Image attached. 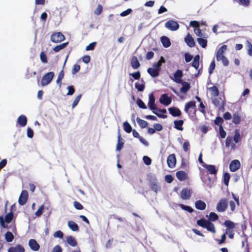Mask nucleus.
Masks as SVG:
<instances>
[{"label": "nucleus", "instance_id": "obj_43", "mask_svg": "<svg viewBox=\"0 0 252 252\" xmlns=\"http://www.w3.org/2000/svg\"><path fill=\"white\" fill-rule=\"evenodd\" d=\"M178 206L183 210L188 211V212L191 213L194 211V210L189 206L185 205L183 204H179Z\"/></svg>", "mask_w": 252, "mask_h": 252}, {"label": "nucleus", "instance_id": "obj_26", "mask_svg": "<svg viewBox=\"0 0 252 252\" xmlns=\"http://www.w3.org/2000/svg\"><path fill=\"white\" fill-rule=\"evenodd\" d=\"M182 87L180 89V92L183 94H186L190 88V84L187 82H183L181 83Z\"/></svg>", "mask_w": 252, "mask_h": 252}, {"label": "nucleus", "instance_id": "obj_8", "mask_svg": "<svg viewBox=\"0 0 252 252\" xmlns=\"http://www.w3.org/2000/svg\"><path fill=\"white\" fill-rule=\"evenodd\" d=\"M165 27L170 31H175L179 28V25L176 21L170 20L165 23Z\"/></svg>", "mask_w": 252, "mask_h": 252}, {"label": "nucleus", "instance_id": "obj_28", "mask_svg": "<svg viewBox=\"0 0 252 252\" xmlns=\"http://www.w3.org/2000/svg\"><path fill=\"white\" fill-rule=\"evenodd\" d=\"M174 127L179 130H183V127L182 126L184 124V121L182 120H175L174 122Z\"/></svg>", "mask_w": 252, "mask_h": 252}, {"label": "nucleus", "instance_id": "obj_29", "mask_svg": "<svg viewBox=\"0 0 252 252\" xmlns=\"http://www.w3.org/2000/svg\"><path fill=\"white\" fill-rule=\"evenodd\" d=\"M150 186L152 190L156 192L159 190V187L158 185L157 180H154L153 181H151L150 182Z\"/></svg>", "mask_w": 252, "mask_h": 252}, {"label": "nucleus", "instance_id": "obj_37", "mask_svg": "<svg viewBox=\"0 0 252 252\" xmlns=\"http://www.w3.org/2000/svg\"><path fill=\"white\" fill-rule=\"evenodd\" d=\"M5 239L7 242H12L14 238V236L13 234L12 233V232L10 231H7L4 235Z\"/></svg>", "mask_w": 252, "mask_h": 252}, {"label": "nucleus", "instance_id": "obj_32", "mask_svg": "<svg viewBox=\"0 0 252 252\" xmlns=\"http://www.w3.org/2000/svg\"><path fill=\"white\" fill-rule=\"evenodd\" d=\"M209 220H207L204 218H202L197 220L196 223L198 226L205 228L207 223H209Z\"/></svg>", "mask_w": 252, "mask_h": 252}, {"label": "nucleus", "instance_id": "obj_46", "mask_svg": "<svg viewBox=\"0 0 252 252\" xmlns=\"http://www.w3.org/2000/svg\"><path fill=\"white\" fill-rule=\"evenodd\" d=\"M224 121L223 118L220 117L218 116L214 120V124L218 126L219 127L220 126H222V124L223 123Z\"/></svg>", "mask_w": 252, "mask_h": 252}, {"label": "nucleus", "instance_id": "obj_39", "mask_svg": "<svg viewBox=\"0 0 252 252\" xmlns=\"http://www.w3.org/2000/svg\"><path fill=\"white\" fill-rule=\"evenodd\" d=\"M205 228H206L207 230L210 232H211L213 233H216V228L215 225L210 221H209V223H207Z\"/></svg>", "mask_w": 252, "mask_h": 252}, {"label": "nucleus", "instance_id": "obj_24", "mask_svg": "<svg viewBox=\"0 0 252 252\" xmlns=\"http://www.w3.org/2000/svg\"><path fill=\"white\" fill-rule=\"evenodd\" d=\"M147 72L153 78L157 77L159 74V71L153 67L149 68Z\"/></svg>", "mask_w": 252, "mask_h": 252}, {"label": "nucleus", "instance_id": "obj_3", "mask_svg": "<svg viewBox=\"0 0 252 252\" xmlns=\"http://www.w3.org/2000/svg\"><path fill=\"white\" fill-rule=\"evenodd\" d=\"M213 104L217 107L219 108L220 111H224V105L225 104V98L224 96L222 97H214L212 99Z\"/></svg>", "mask_w": 252, "mask_h": 252}, {"label": "nucleus", "instance_id": "obj_4", "mask_svg": "<svg viewBox=\"0 0 252 252\" xmlns=\"http://www.w3.org/2000/svg\"><path fill=\"white\" fill-rule=\"evenodd\" d=\"M192 110L193 111V114H195L196 111V103L194 101H190L187 102L185 106L184 111L189 116H192V115H191Z\"/></svg>", "mask_w": 252, "mask_h": 252}, {"label": "nucleus", "instance_id": "obj_30", "mask_svg": "<svg viewBox=\"0 0 252 252\" xmlns=\"http://www.w3.org/2000/svg\"><path fill=\"white\" fill-rule=\"evenodd\" d=\"M68 226L69 228L73 231H77L79 230L78 224L73 221L69 220L68 221Z\"/></svg>", "mask_w": 252, "mask_h": 252}, {"label": "nucleus", "instance_id": "obj_58", "mask_svg": "<svg viewBox=\"0 0 252 252\" xmlns=\"http://www.w3.org/2000/svg\"><path fill=\"white\" fill-rule=\"evenodd\" d=\"M247 45L248 48V54L249 56H252V44L249 41H247Z\"/></svg>", "mask_w": 252, "mask_h": 252}, {"label": "nucleus", "instance_id": "obj_25", "mask_svg": "<svg viewBox=\"0 0 252 252\" xmlns=\"http://www.w3.org/2000/svg\"><path fill=\"white\" fill-rule=\"evenodd\" d=\"M241 122V117L238 112L233 114L232 123L235 125L239 124Z\"/></svg>", "mask_w": 252, "mask_h": 252}, {"label": "nucleus", "instance_id": "obj_20", "mask_svg": "<svg viewBox=\"0 0 252 252\" xmlns=\"http://www.w3.org/2000/svg\"><path fill=\"white\" fill-rule=\"evenodd\" d=\"M66 242L71 247H76L77 245V242L75 238L72 236H68L66 237Z\"/></svg>", "mask_w": 252, "mask_h": 252}, {"label": "nucleus", "instance_id": "obj_50", "mask_svg": "<svg viewBox=\"0 0 252 252\" xmlns=\"http://www.w3.org/2000/svg\"><path fill=\"white\" fill-rule=\"evenodd\" d=\"M136 103L137 105L140 107V108L146 109L147 108V106L145 104V103L143 102V101L140 98H138L136 101Z\"/></svg>", "mask_w": 252, "mask_h": 252}, {"label": "nucleus", "instance_id": "obj_13", "mask_svg": "<svg viewBox=\"0 0 252 252\" xmlns=\"http://www.w3.org/2000/svg\"><path fill=\"white\" fill-rule=\"evenodd\" d=\"M171 101V98L165 94H162L159 98L160 103L166 106L169 105Z\"/></svg>", "mask_w": 252, "mask_h": 252}, {"label": "nucleus", "instance_id": "obj_40", "mask_svg": "<svg viewBox=\"0 0 252 252\" xmlns=\"http://www.w3.org/2000/svg\"><path fill=\"white\" fill-rule=\"evenodd\" d=\"M123 127L124 130L127 133H130L132 130L131 126L127 122L123 123Z\"/></svg>", "mask_w": 252, "mask_h": 252}, {"label": "nucleus", "instance_id": "obj_52", "mask_svg": "<svg viewBox=\"0 0 252 252\" xmlns=\"http://www.w3.org/2000/svg\"><path fill=\"white\" fill-rule=\"evenodd\" d=\"M190 144L189 141L186 140L183 145V149L184 152H187L189 151Z\"/></svg>", "mask_w": 252, "mask_h": 252}, {"label": "nucleus", "instance_id": "obj_19", "mask_svg": "<svg viewBox=\"0 0 252 252\" xmlns=\"http://www.w3.org/2000/svg\"><path fill=\"white\" fill-rule=\"evenodd\" d=\"M195 207L197 209L202 211L206 209V204L204 201L199 200L195 202Z\"/></svg>", "mask_w": 252, "mask_h": 252}, {"label": "nucleus", "instance_id": "obj_63", "mask_svg": "<svg viewBox=\"0 0 252 252\" xmlns=\"http://www.w3.org/2000/svg\"><path fill=\"white\" fill-rule=\"evenodd\" d=\"M143 160L144 163L147 165H149L151 164L152 160L149 157L147 156H144L143 158Z\"/></svg>", "mask_w": 252, "mask_h": 252}, {"label": "nucleus", "instance_id": "obj_17", "mask_svg": "<svg viewBox=\"0 0 252 252\" xmlns=\"http://www.w3.org/2000/svg\"><path fill=\"white\" fill-rule=\"evenodd\" d=\"M185 41L187 44L190 47H193L195 45L194 39L189 34V33L188 34L185 38Z\"/></svg>", "mask_w": 252, "mask_h": 252}, {"label": "nucleus", "instance_id": "obj_55", "mask_svg": "<svg viewBox=\"0 0 252 252\" xmlns=\"http://www.w3.org/2000/svg\"><path fill=\"white\" fill-rule=\"evenodd\" d=\"M81 96L82 95L80 94L76 97L72 104V107L73 108H74L78 104L79 101H80L81 98Z\"/></svg>", "mask_w": 252, "mask_h": 252}, {"label": "nucleus", "instance_id": "obj_57", "mask_svg": "<svg viewBox=\"0 0 252 252\" xmlns=\"http://www.w3.org/2000/svg\"><path fill=\"white\" fill-rule=\"evenodd\" d=\"M129 75H131L135 80L139 79L141 77V74L139 71L130 73Z\"/></svg>", "mask_w": 252, "mask_h": 252}, {"label": "nucleus", "instance_id": "obj_64", "mask_svg": "<svg viewBox=\"0 0 252 252\" xmlns=\"http://www.w3.org/2000/svg\"><path fill=\"white\" fill-rule=\"evenodd\" d=\"M52 252H63V249L60 246L56 245L53 248Z\"/></svg>", "mask_w": 252, "mask_h": 252}, {"label": "nucleus", "instance_id": "obj_53", "mask_svg": "<svg viewBox=\"0 0 252 252\" xmlns=\"http://www.w3.org/2000/svg\"><path fill=\"white\" fill-rule=\"evenodd\" d=\"M40 58L42 63H47L48 62L47 56L44 52H41L40 53Z\"/></svg>", "mask_w": 252, "mask_h": 252}, {"label": "nucleus", "instance_id": "obj_59", "mask_svg": "<svg viewBox=\"0 0 252 252\" xmlns=\"http://www.w3.org/2000/svg\"><path fill=\"white\" fill-rule=\"evenodd\" d=\"M73 206L77 210H82L83 209V206L77 201L73 202Z\"/></svg>", "mask_w": 252, "mask_h": 252}, {"label": "nucleus", "instance_id": "obj_51", "mask_svg": "<svg viewBox=\"0 0 252 252\" xmlns=\"http://www.w3.org/2000/svg\"><path fill=\"white\" fill-rule=\"evenodd\" d=\"M221 61L224 66H226L228 65L229 62L228 60L225 56H223L221 57H220L219 61Z\"/></svg>", "mask_w": 252, "mask_h": 252}, {"label": "nucleus", "instance_id": "obj_41", "mask_svg": "<svg viewBox=\"0 0 252 252\" xmlns=\"http://www.w3.org/2000/svg\"><path fill=\"white\" fill-rule=\"evenodd\" d=\"M198 44L203 48H206L207 45V40L205 39L199 37L197 38Z\"/></svg>", "mask_w": 252, "mask_h": 252}, {"label": "nucleus", "instance_id": "obj_36", "mask_svg": "<svg viewBox=\"0 0 252 252\" xmlns=\"http://www.w3.org/2000/svg\"><path fill=\"white\" fill-rule=\"evenodd\" d=\"M224 225L229 229H233L236 226L235 223L230 220H225Z\"/></svg>", "mask_w": 252, "mask_h": 252}, {"label": "nucleus", "instance_id": "obj_61", "mask_svg": "<svg viewBox=\"0 0 252 252\" xmlns=\"http://www.w3.org/2000/svg\"><path fill=\"white\" fill-rule=\"evenodd\" d=\"M96 43L95 42H92L89 44L86 47V51L93 50L94 49Z\"/></svg>", "mask_w": 252, "mask_h": 252}, {"label": "nucleus", "instance_id": "obj_27", "mask_svg": "<svg viewBox=\"0 0 252 252\" xmlns=\"http://www.w3.org/2000/svg\"><path fill=\"white\" fill-rule=\"evenodd\" d=\"M131 65L134 69L138 68L140 66V63L136 56H133L131 58Z\"/></svg>", "mask_w": 252, "mask_h": 252}, {"label": "nucleus", "instance_id": "obj_6", "mask_svg": "<svg viewBox=\"0 0 252 252\" xmlns=\"http://www.w3.org/2000/svg\"><path fill=\"white\" fill-rule=\"evenodd\" d=\"M54 77V73L53 72H49L44 74L41 79V86H45L49 84L51 82Z\"/></svg>", "mask_w": 252, "mask_h": 252}, {"label": "nucleus", "instance_id": "obj_9", "mask_svg": "<svg viewBox=\"0 0 252 252\" xmlns=\"http://www.w3.org/2000/svg\"><path fill=\"white\" fill-rule=\"evenodd\" d=\"M28 199V192L26 190L22 191L19 197L18 202L20 205H25L27 202Z\"/></svg>", "mask_w": 252, "mask_h": 252}, {"label": "nucleus", "instance_id": "obj_18", "mask_svg": "<svg viewBox=\"0 0 252 252\" xmlns=\"http://www.w3.org/2000/svg\"><path fill=\"white\" fill-rule=\"evenodd\" d=\"M202 166L208 170L210 174H216L217 172V170L215 165L204 164Z\"/></svg>", "mask_w": 252, "mask_h": 252}, {"label": "nucleus", "instance_id": "obj_56", "mask_svg": "<svg viewBox=\"0 0 252 252\" xmlns=\"http://www.w3.org/2000/svg\"><path fill=\"white\" fill-rule=\"evenodd\" d=\"M102 6L101 4H99L94 11V14L97 15H100L102 11Z\"/></svg>", "mask_w": 252, "mask_h": 252}, {"label": "nucleus", "instance_id": "obj_23", "mask_svg": "<svg viewBox=\"0 0 252 252\" xmlns=\"http://www.w3.org/2000/svg\"><path fill=\"white\" fill-rule=\"evenodd\" d=\"M160 41L163 46L165 48H168L171 45L170 39L167 36H162L161 37Z\"/></svg>", "mask_w": 252, "mask_h": 252}, {"label": "nucleus", "instance_id": "obj_16", "mask_svg": "<svg viewBox=\"0 0 252 252\" xmlns=\"http://www.w3.org/2000/svg\"><path fill=\"white\" fill-rule=\"evenodd\" d=\"M169 113L173 117H180L181 115L180 110L177 107H170L168 108Z\"/></svg>", "mask_w": 252, "mask_h": 252}, {"label": "nucleus", "instance_id": "obj_38", "mask_svg": "<svg viewBox=\"0 0 252 252\" xmlns=\"http://www.w3.org/2000/svg\"><path fill=\"white\" fill-rule=\"evenodd\" d=\"M136 121L142 128H145L148 126V123L146 121L141 119L139 117L136 118Z\"/></svg>", "mask_w": 252, "mask_h": 252}, {"label": "nucleus", "instance_id": "obj_44", "mask_svg": "<svg viewBox=\"0 0 252 252\" xmlns=\"http://www.w3.org/2000/svg\"><path fill=\"white\" fill-rule=\"evenodd\" d=\"M240 139V134L239 132V130L238 129H236L234 132V135L233 138L232 139L234 141L235 143H237L239 142Z\"/></svg>", "mask_w": 252, "mask_h": 252}, {"label": "nucleus", "instance_id": "obj_34", "mask_svg": "<svg viewBox=\"0 0 252 252\" xmlns=\"http://www.w3.org/2000/svg\"><path fill=\"white\" fill-rule=\"evenodd\" d=\"M199 59L200 57L199 55H196L194 59L193 62L192 63L191 65L194 67L196 69H198L199 65Z\"/></svg>", "mask_w": 252, "mask_h": 252}, {"label": "nucleus", "instance_id": "obj_47", "mask_svg": "<svg viewBox=\"0 0 252 252\" xmlns=\"http://www.w3.org/2000/svg\"><path fill=\"white\" fill-rule=\"evenodd\" d=\"M230 178V174L228 173H225L223 174V183L225 185L228 186L229 181Z\"/></svg>", "mask_w": 252, "mask_h": 252}, {"label": "nucleus", "instance_id": "obj_48", "mask_svg": "<svg viewBox=\"0 0 252 252\" xmlns=\"http://www.w3.org/2000/svg\"><path fill=\"white\" fill-rule=\"evenodd\" d=\"M63 76H64V73H63V71L62 70L59 72V73L58 74V78L56 81L57 83L58 84H59L60 85V86H61L62 80L63 79Z\"/></svg>", "mask_w": 252, "mask_h": 252}, {"label": "nucleus", "instance_id": "obj_54", "mask_svg": "<svg viewBox=\"0 0 252 252\" xmlns=\"http://www.w3.org/2000/svg\"><path fill=\"white\" fill-rule=\"evenodd\" d=\"M44 206L41 205L39 207V208L37 209V210L35 212V215L36 217H40L43 213V211L44 210Z\"/></svg>", "mask_w": 252, "mask_h": 252}, {"label": "nucleus", "instance_id": "obj_12", "mask_svg": "<svg viewBox=\"0 0 252 252\" xmlns=\"http://www.w3.org/2000/svg\"><path fill=\"white\" fill-rule=\"evenodd\" d=\"M240 162L237 159H235L230 162L229 169L231 172H235L240 168Z\"/></svg>", "mask_w": 252, "mask_h": 252}, {"label": "nucleus", "instance_id": "obj_14", "mask_svg": "<svg viewBox=\"0 0 252 252\" xmlns=\"http://www.w3.org/2000/svg\"><path fill=\"white\" fill-rule=\"evenodd\" d=\"M183 76V73L181 70H177L174 74V78L172 79L177 83H182V78Z\"/></svg>", "mask_w": 252, "mask_h": 252}, {"label": "nucleus", "instance_id": "obj_15", "mask_svg": "<svg viewBox=\"0 0 252 252\" xmlns=\"http://www.w3.org/2000/svg\"><path fill=\"white\" fill-rule=\"evenodd\" d=\"M29 246L33 251H38L40 249V245L34 239H31L29 241Z\"/></svg>", "mask_w": 252, "mask_h": 252}, {"label": "nucleus", "instance_id": "obj_11", "mask_svg": "<svg viewBox=\"0 0 252 252\" xmlns=\"http://www.w3.org/2000/svg\"><path fill=\"white\" fill-rule=\"evenodd\" d=\"M192 190L187 188H184L181 191V197L184 200L189 199L191 196Z\"/></svg>", "mask_w": 252, "mask_h": 252}, {"label": "nucleus", "instance_id": "obj_62", "mask_svg": "<svg viewBox=\"0 0 252 252\" xmlns=\"http://www.w3.org/2000/svg\"><path fill=\"white\" fill-rule=\"evenodd\" d=\"M220 134L221 138H224L226 136V132L223 129V126H220L219 127Z\"/></svg>", "mask_w": 252, "mask_h": 252}, {"label": "nucleus", "instance_id": "obj_21", "mask_svg": "<svg viewBox=\"0 0 252 252\" xmlns=\"http://www.w3.org/2000/svg\"><path fill=\"white\" fill-rule=\"evenodd\" d=\"M17 122L21 127L26 126L27 124V117L24 115H20L18 118Z\"/></svg>", "mask_w": 252, "mask_h": 252}, {"label": "nucleus", "instance_id": "obj_22", "mask_svg": "<svg viewBox=\"0 0 252 252\" xmlns=\"http://www.w3.org/2000/svg\"><path fill=\"white\" fill-rule=\"evenodd\" d=\"M176 175L178 179L180 181H185L187 178V175L186 173L183 171H177L176 173Z\"/></svg>", "mask_w": 252, "mask_h": 252}, {"label": "nucleus", "instance_id": "obj_7", "mask_svg": "<svg viewBox=\"0 0 252 252\" xmlns=\"http://www.w3.org/2000/svg\"><path fill=\"white\" fill-rule=\"evenodd\" d=\"M64 39V35L61 32H54L51 35V41L55 43L61 42Z\"/></svg>", "mask_w": 252, "mask_h": 252}, {"label": "nucleus", "instance_id": "obj_49", "mask_svg": "<svg viewBox=\"0 0 252 252\" xmlns=\"http://www.w3.org/2000/svg\"><path fill=\"white\" fill-rule=\"evenodd\" d=\"M135 87L138 91L142 92L145 88V85L143 83L140 84L138 82H136L135 84Z\"/></svg>", "mask_w": 252, "mask_h": 252}, {"label": "nucleus", "instance_id": "obj_10", "mask_svg": "<svg viewBox=\"0 0 252 252\" xmlns=\"http://www.w3.org/2000/svg\"><path fill=\"white\" fill-rule=\"evenodd\" d=\"M167 163L169 168H172L175 166L176 158L174 154H171L167 157Z\"/></svg>", "mask_w": 252, "mask_h": 252}, {"label": "nucleus", "instance_id": "obj_45", "mask_svg": "<svg viewBox=\"0 0 252 252\" xmlns=\"http://www.w3.org/2000/svg\"><path fill=\"white\" fill-rule=\"evenodd\" d=\"M219 219L218 215L214 212H210L209 216V220L215 221Z\"/></svg>", "mask_w": 252, "mask_h": 252}, {"label": "nucleus", "instance_id": "obj_33", "mask_svg": "<svg viewBox=\"0 0 252 252\" xmlns=\"http://www.w3.org/2000/svg\"><path fill=\"white\" fill-rule=\"evenodd\" d=\"M209 90L211 92V94L212 96L214 97L218 96L219 95V91L218 88L216 86H213L209 88Z\"/></svg>", "mask_w": 252, "mask_h": 252}, {"label": "nucleus", "instance_id": "obj_1", "mask_svg": "<svg viewBox=\"0 0 252 252\" xmlns=\"http://www.w3.org/2000/svg\"><path fill=\"white\" fill-rule=\"evenodd\" d=\"M155 98L153 93H151L149 95V102L148 106L150 110L153 111V113L156 114L158 117L160 118L165 119L167 118L166 115H161L156 112L158 110V108L155 104Z\"/></svg>", "mask_w": 252, "mask_h": 252}, {"label": "nucleus", "instance_id": "obj_35", "mask_svg": "<svg viewBox=\"0 0 252 252\" xmlns=\"http://www.w3.org/2000/svg\"><path fill=\"white\" fill-rule=\"evenodd\" d=\"M68 42H66L65 43H63L61 44L58 45L56 46L55 47L53 48V50L55 52H58L60 50L64 49L66 46L68 45Z\"/></svg>", "mask_w": 252, "mask_h": 252}, {"label": "nucleus", "instance_id": "obj_42", "mask_svg": "<svg viewBox=\"0 0 252 252\" xmlns=\"http://www.w3.org/2000/svg\"><path fill=\"white\" fill-rule=\"evenodd\" d=\"M232 137L230 136H227L225 141V144L227 147L231 146L232 149H234L235 145L232 142Z\"/></svg>", "mask_w": 252, "mask_h": 252}, {"label": "nucleus", "instance_id": "obj_5", "mask_svg": "<svg viewBox=\"0 0 252 252\" xmlns=\"http://www.w3.org/2000/svg\"><path fill=\"white\" fill-rule=\"evenodd\" d=\"M228 207V200L226 198H222L219 200L216 210L218 212H223L226 211Z\"/></svg>", "mask_w": 252, "mask_h": 252}, {"label": "nucleus", "instance_id": "obj_60", "mask_svg": "<svg viewBox=\"0 0 252 252\" xmlns=\"http://www.w3.org/2000/svg\"><path fill=\"white\" fill-rule=\"evenodd\" d=\"M80 69V66L79 64H75L73 65V68L72 69V73L73 74H75L77 72H78Z\"/></svg>", "mask_w": 252, "mask_h": 252}, {"label": "nucleus", "instance_id": "obj_2", "mask_svg": "<svg viewBox=\"0 0 252 252\" xmlns=\"http://www.w3.org/2000/svg\"><path fill=\"white\" fill-rule=\"evenodd\" d=\"M14 217L13 213L12 211L7 213L4 218L2 216H0V224L4 228H8V225L6 223H10Z\"/></svg>", "mask_w": 252, "mask_h": 252}, {"label": "nucleus", "instance_id": "obj_31", "mask_svg": "<svg viewBox=\"0 0 252 252\" xmlns=\"http://www.w3.org/2000/svg\"><path fill=\"white\" fill-rule=\"evenodd\" d=\"M123 139L121 136L120 133L118 136V142L116 145V150L120 151L123 147L124 143L122 141Z\"/></svg>", "mask_w": 252, "mask_h": 252}]
</instances>
